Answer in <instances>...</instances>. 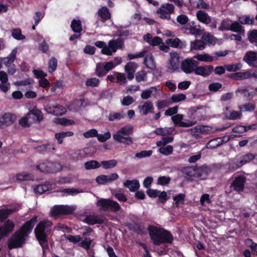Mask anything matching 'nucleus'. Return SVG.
<instances>
[{
  "instance_id": "f257e3e1",
  "label": "nucleus",
  "mask_w": 257,
  "mask_h": 257,
  "mask_svg": "<svg viewBox=\"0 0 257 257\" xmlns=\"http://www.w3.org/2000/svg\"><path fill=\"white\" fill-rule=\"evenodd\" d=\"M37 221V216H34L26 221L8 239V248L11 250L22 247Z\"/></svg>"
},
{
  "instance_id": "f03ea898",
  "label": "nucleus",
  "mask_w": 257,
  "mask_h": 257,
  "mask_svg": "<svg viewBox=\"0 0 257 257\" xmlns=\"http://www.w3.org/2000/svg\"><path fill=\"white\" fill-rule=\"evenodd\" d=\"M148 229L151 238L156 245H159L162 243H171L174 239L170 231L164 228L150 225L148 226Z\"/></svg>"
},
{
  "instance_id": "7ed1b4c3",
  "label": "nucleus",
  "mask_w": 257,
  "mask_h": 257,
  "mask_svg": "<svg viewBox=\"0 0 257 257\" xmlns=\"http://www.w3.org/2000/svg\"><path fill=\"white\" fill-rule=\"evenodd\" d=\"M52 225V222L44 220L38 223L34 230L35 237L42 247L43 252L45 250L49 249L48 235L45 231Z\"/></svg>"
},
{
  "instance_id": "20e7f679",
  "label": "nucleus",
  "mask_w": 257,
  "mask_h": 257,
  "mask_svg": "<svg viewBox=\"0 0 257 257\" xmlns=\"http://www.w3.org/2000/svg\"><path fill=\"white\" fill-rule=\"evenodd\" d=\"M96 205L100 211L104 212H116L120 209L119 204L110 199L101 198L97 201Z\"/></svg>"
},
{
  "instance_id": "39448f33",
  "label": "nucleus",
  "mask_w": 257,
  "mask_h": 257,
  "mask_svg": "<svg viewBox=\"0 0 257 257\" xmlns=\"http://www.w3.org/2000/svg\"><path fill=\"white\" fill-rule=\"evenodd\" d=\"M17 52V48H15L12 50L8 57L0 58L1 61L3 62V63L8 68V73L11 75H14L16 72L15 66L13 63L16 59Z\"/></svg>"
},
{
  "instance_id": "423d86ee",
  "label": "nucleus",
  "mask_w": 257,
  "mask_h": 257,
  "mask_svg": "<svg viewBox=\"0 0 257 257\" xmlns=\"http://www.w3.org/2000/svg\"><path fill=\"white\" fill-rule=\"evenodd\" d=\"M36 168L41 172L53 174L60 170V165L56 162L46 161L37 165Z\"/></svg>"
},
{
  "instance_id": "0eeeda50",
  "label": "nucleus",
  "mask_w": 257,
  "mask_h": 257,
  "mask_svg": "<svg viewBox=\"0 0 257 257\" xmlns=\"http://www.w3.org/2000/svg\"><path fill=\"white\" fill-rule=\"evenodd\" d=\"M74 210L67 205H55L51 210L52 216H58L61 215H69L73 212Z\"/></svg>"
},
{
  "instance_id": "6e6552de",
  "label": "nucleus",
  "mask_w": 257,
  "mask_h": 257,
  "mask_svg": "<svg viewBox=\"0 0 257 257\" xmlns=\"http://www.w3.org/2000/svg\"><path fill=\"white\" fill-rule=\"evenodd\" d=\"M198 61L194 59H186L182 61L181 69L186 74H190L194 72L195 69L198 65Z\"/></svg>"
},
{
  "instance_id": "1a4fd4ad",
  "label": "nucleus",
  "mask_w": 257,
  "mask_h": 257,
  "mask_svg": "<svg viewBox=\"0 0 257 257\" xmlns=\"http://www.w3.org/2000/svg\"><path fill=\"white\" fill-rule=\"evenodd\" d=\"M14 228L15 223L13 221L10 219L5 221L4 224L0 226V240L12 233L14 231Z\"/></svg>"
},
{
  "instance_id": "9d476101",
  "label": "nucleus",
  "mask_w": 257,
  "mask_h": 257,
  "mask_svg": "<svg viewBox=\"0 0 257 257\" xmlns=\"http://www.w3.org/2000/svg\"><path fill=\"white\" fill-rule=\"evenodd\" d=\"M183 117L184 115L182 114H177L172 116L171 119L175 126L187 127L192 126L196 123V121L194 120H189L188 122L182 121Z\"/></svg>"
},
{
  "instance_id": "9b49d317",
  "label": "nucleus",
  "mask_w": 257,
  "mask_h": 257,
  "mask_svg": "<svg viewBox=\"0 0 257 257\" xmlns=\"http://www.w3.org/2000/svg\"><path fill=\"white\" fill-rule=\"evenodd\" d=\"M246 177L242 175H238L235 177L230 186L236 192H241L244 190V185L246 182Z\"/></svg>"
},
{
  "instance_id": "f8f14e48",
  "label": "nucleus",
  "mask_w": 257,
  "mask_h": 257,
  "mask_svg": "<svg viewBox=\"0 0 257 257\" xmlns=\"http://www.w3.org/2000/svg\"><path fill=\"white\" fill-rule=\"evenodd\" d=\"M243 61L249 66L257 68V52L252 51L247 52L243 56Z\"/></svg>"
},
{
  "instance_id": "ddd939ff",
  "label": "nucleus",
  "mask_w": 257,
  "mask_h": 257,
  "mask_svg": "<svg viewBox=\"0 0 257 257\" xmlns=\"http://www.w3.org/2000/svg\"><path fill=\"white\" fill-rule=\"evenodd\" d=\"M133 126L130 125H125L119 130L116 134L113 135V138L116 141H120L122 137L129 136L133 133Z\"/></svg>"
},
{
  "instance_id": "4468645a",
  "label": "nucleus",
  "mask_w": 257,
  "mask_h": 257,
  "mask_svg": "<svg viewBox=\"0 0 257 257\" xmlns=\"http://www.w3.org/2000/svg\"><path fill=\"white\" fill-rule=\"evenodd\" d=\"M16 116L11 112H6L0 116V127L12 125L16 120Z\"/></svg>"
},
{
  "instance_id": "2eb2a0df",
  "label": "nucleus",
  "mask_w": 257,
  "mask_h": 257,
  "mask_svg": "<svg viewBox=\"0 0 257 257\" xmlns=\"http://www.w3.org/2000/svg\"><path fill=\"white\" fill-rule=\"evenodd\" d=\"M118 178V175L117 173H112L110 175H100L96 178L95 181L98 184L104 185L112 182Z\"/></svg>"
},
{
  "instance_id": "dca6fc26",
  "label": "nucleus",
  "mask_w": 257,
  "mask_h": 257,
  "mask_svg": "<svg viewBox=\"0 0 257 257\" xmlns=\"http://www.w3.org/2000/svg\"><path fill=\"white\" fill-rule=\"evenodd\" d=\"M213 71V67L212 65H206L205 66H197L194 70L196 75H200L203 77L209 76Z\"/></svg>"
},
{
  "instance_id": "f3484780",
  "label": "nucleus",
  "mask_w": 257,
  "mask_h": 257,
  "mask_svg": "<svg viewBox=\"0 0 257 257\" xmlns=\"http://www.w3.org/2000/svg\"><path fill=\"white\" fill-rule=\"evenodd\" d=\"M203 108V106L202 105L192 106L190 108L189 111L191 112V116L195 119V121L196 122L197 120L204 119V112L200 111Z\"/></svg>"
},
{
  "instance_id": "a211bd4d",
  "label": "nucleus",
  "mask_w": 257,
  "mask_h": 257,
  "mask_svg": "<svg viewBox=\"0 0 257 257\" xmlns=\"http://www.w3.org/2000/svg\"><path fill=\"white\" fill-rule=\"evenodd\" d=\"M201 168L197 166L187 167L183 169V173L189 177H200Z\"/></svg>"
},
{
  "instance_id": "6ab92c4d",
  "label": "nucleus",
  "mask_w": 257,
  "mask_h": 257,
  "mask_svg": "<svg viewBox=\"0 0 257 257\" xmlns=\"http://www.w3.org/2000/svg\"><path fill=\"white\" fill-rule=\"evenodd\" d=\"M180 56L177 53H173L171 54L170 69L173 70V71H177L179 69L180 63Z\"/></svg>"
},
{
  "instance_id": "aec40b11",
  "label": "nucleus",
  "mask_w": 257,
  "mask_h": 257,
  "mask_svg": "<svg viewBox=\"0 0 257 257\" xmlns=\"http://www.w3.org/2000/svg\"><path fill=\"white\" fill-rule=\"evenodd\" d=\"M137 68V64L133 62H128L125 66V72L127 73V78L132 80L134 77V74Z\"/></svg>"
},
{
  "instance_id": "412c9836",
  "label": "nucleus",
  "mask_w": 257,
  "mask_h": 257,
  "mask_svg": "<svg viewBox=\"0 0 257 257\" xmlns=\"http://www.w3.org/2000/svg\"><path fill=\"white\" fill-rule=\"evenodd\" d=\"M228 77L235 80H242L249 79V75L248 74V70L243 72H236L229 74L228 75Z\"/></svg>"
},
{
  "instance_id": "4be33fe9",
  "label": "nucleus",
  "mask_w": 257,
  "mask_h": 257,
  "mask_svg": "<svg viewBox=\"0 0 257 257\" xmlns=\"http://www.w3.org/2000/svg\"><path fill=\"white\" fill-rule=\"evenodd\" d=\"M196 17L198 20L201 23L209 25L211 21V17L204 11H199L196 13Z\"/></svg>"
},
{
  "instance_id": "5701e85b",
  "label": "nucleus",
  "mask_w": 257,
  "mask_h": 257,
  "mask_svg": "<svg viewBox=\"0 0 257 257\" xmlns=\"http://www.w3.org/2000/svg\"><path fill=\"white\" fill-rule=\"evenodd\" d=\"M85 222L89 225L102 224L104 222V219L97 215H88L85 218Z\"/></svg>"
},
{
  "instance_id": "b1692460",
  "label": "nucleus",
  "mask_w": 257,
  "mask_h": 257,
  "mask_svg": "<svg viewBox=\"0 0 257 257\" xmlns=\"http://www.w3.org/2000/svg\"><path fill=\"white\" fill-rule=\"evenodd\" d=\"M123 186L128 188L131 192H135L139 189L140 184L136 180H126L123 183Z\"/></svg>"
},
{
  "instance_id": "393cba45",
  "label": "nucleus",
  "mask_w": 257,
  "mask_h": 257,
  "mask_svg": "<svg viewBox=\"0 0 257 257\" xmlns=\"http://www.w3.org/2000/svg\"><path fill=\"white\" fill-rule=\"evenodd\" d=\"M255 155L252 153H248L240 157V160L237 163V168L241 167L244 164L250 162L251 161L253 160L255 158Z\"/></svg>"
},
{
  "instance_id": "a878e982",
  "label": "nucleus",
  "mask_w": 257,
  "mask_h": 257,
  "mask_svg": "<svg viewBox=\"0 0 257 257\" xmlns=\"http://www.w3.org/2000/svg\"><path fill=\"white\" fill-rule=\"evenodd\" d=\"M166 44L169 47L174 48H183L184 46L181 40L178 38L168 39L166 41Z\"/></svg>"
},
{
  "instance_id": "bb28decb",
  "label": "nucleus",
  "mask_w": 257,
  "mask_h": 257,
  "mask_svg": "<svg viewBox=\"0 0 257 257\" xmlns=\"http://www.w3.org/2000/svg\"><path fill=\"white\" fill-rule=\"evenodd\" d=\"M30 118H32L38 122L41 121L43 119V114L41 110L38 109H33L28 114Z\"/></svg>"
},
{
  "instance_id": "cd10ccee",
  "label": "nucleus",
  "mask_w": 257,
  "mask_h": 257,
  "mask_svg": "<svg viewBox=\"0 0 257 257\" xmlns=\"http://www.w3.org/2000/svg\"><path fill=\"white\" fill-rule=\"evenodd\" d=\"M162 41V38L156 36L152 38L150 34L148 33L146 35V42L153 46L159 45Z\"/></svg>"
},
{
  "instance_id": "c85d7f7f",
  "label": "nucleus",
  "mask_w": 257,
  "mask_h": 257,
  "mask_svg": "<svg viewBox=\"0 0 257 257\" xmlns=\"http://www.w3.org/2000/svg\"><path fill=\"white\" fill-rule=\"evenodd\" d=\"M126 227L130 230L134 231L138 234L144 233V231L141 228L140 224L134 221L127 223Z\"/></svg>"
},
{
  "instance_id": "c756f323",
  "label": "nucleus",
  "mask_w": 257,
  "mask_h": 257,
  "mask_svg": "<svg viewBox=\"0 0 257 257\" xmlns=\"http://www.w3.org/2000/svg\"><path fill=\"white\" fill-rule=\"evenodd\" d=\"M16 211V209H0V222H2L7 219L9 215Z\"/></svg>"
},
{
  "instance_id": "7c9ffc66",
  "label": "nucleus",
  "mask_w": 257,
  "mask_h": 257,
  "mask_svg": "<svg viewBox=\"0 0 257 257\" xmlns=\"http://www.w3.org/2000/svg\"><path fill=\"white\" fill-rule=\"evenodd\" d=\"M98 15L104 21L109 20L111 17L109 10L106 7H103L100 9L98 12Z\"/></svg>"
},
{
  "instance_id": "2f4dec72",
  "label": "nucleus",
  "mask_w": 257,
  "mask_h": 257,
  "mask_svg": "<svg viewBox=\"0 0 257 257\" xmlns=\"http://www.w3.org/2000/svg\"><path fill=\"white\" fill-rule=\"evenodd\" d=\"M71 28L74 33H80L82 31L81 21L73 19L71 22Z\"/></svg>"
},
{
  "instance_id": "473e14b6",
  "label": "nucleus",
  "mask_w": 257,
  "mask_h": 257,
  "mask_svg": "<svg viewBox=\"0 0 257 257\" xmlns=\"http://www.w3.org/2000/svg\"><path fill=\"white\" fill-rule=\"evenodd\" d=\"M107 73V71L104 68L103 66V63L99 62L96 65V68L95 70V74L98 77L100 78L104 76H105Z\"/></svg>"
},
{
  "instance_id": "72a5a7b5",
  "label": "nucleus",
  "mask_w": 257,
  "mask_h": 257,
  "mask_svg": "<svg viewBox=\"0 0 257 257\" xmlns=\"http://www.w3.org/2000/svg\"><path fill=\"white\" fill-rule=\"evenodd\" d=\"M50 188V184L49 183H45L36 186L34 188V191L36 194H42L49 190Z\"/></svg>"
},
{
  "instance_id": "f704fd0d",
  "label": "nucleus",
  "mask_w": 257,
  "mask_h": 257,
  "mask_svg": "<svg viewBox=\"0 0 257 257\" xmlns=\"http://www.w3.org/2000/svg\"><path fill=\"white\" fill-rule=\"evenodd\" d=\"M84 166L87 170L96 169L100 167V163L96 160H91L86 162L84 164Z\"/></svg>"
},
{
  "instance_id": "c9c22d12",
  "label": "nucleus",
  "mask_w": 257,
  "mask_h": 257,
  "mask_svg": "<svg viewBox=\"0 0 257 257\" xmlns=\"http://www.w3.org/2000/svg\"><path fill=\"white\" fill-rule=\"evenodd\" d=\"M230 31L238 33L240 34H244V28L237 22L234 21L231 24Z\"/></svg>"
},
{
  "instance_id": "e433bc0d",
  "label": "nucleus",
  "mask_w": 257,
  "mask_h": 257,
  "mask_svg": "<svg viewBox=\"0 0 257 257\" xmlns=\"http://www.w3.org/2000/svg\"><path fill=\"white\" fill-rule=\"evenodd\" d=\"M73 135L74 133L72 132H61L55 134V138L57 139L58 143L59 144H61L63 143V138H65L66 137L72 136Z\"/></svg>"
},
{
  "instance_id": "4c0bfd02",
  "label": "nucleus",
  "mask_w": 257,
  "mask_h": 257,
  "mask_svg": "<svg viewBox=\"0 0 257 257\" xmlns=\"http://www.w3.org/2000/svg\"><path fill=\"white\" fill-rule=\"evenodd\" d=\"M247 39L251 44L257 46V29L249 31L247 33Z\"/></svg>"
},
{
  "instance_id": "58836bf2",
  "label": "nucleus",
  "mask_w": 257,
  "mask_h": 257,
  "mask_svg": "<svg viewBox=\"0 0 257 257\" xmlns=\"http://www.w3.org/2000/svg\"><path fill=\"white\" fill-rule=\"evenodd\" d=\"M58 61L57 59L52 57L48 62V72L50 73H53L56 69L57 67Z\"/></svg>"
},
{
  "instance_id": "ea45409f",
  "label": "nucleus",
  "mask_w": 257,
  "mask_h": 257,
  "mask_svg": "<svg viewBox=\"0 0 257 257\" xmlns=\"http://www.w3.org/2000/svg\"><path fill=\"white\" fill-rule=\"evenodd\" d=\"M16 178L19 181H28L33 180L34 176L30 173L23 172L22 173L18 174L16 175Z\"/></svg>"
},
{
  "instance_id": "a19ab883",
  "label": "nucleus",
  "mask_w": 257,
  "mask_h": 257,
  "mask_svg": "<svg viewBox=\"0 0 257 257\" xmlns=\"http://www.w3.org/2000/svg\"><path fill=\"white\" fill-rule=\"evenodd\" d=\"M117 161L114 160H110L108 161H102L100 162V166L102 165L104 169L112 168L116 166Z\"/></svg>"
},
{
  "instance_id": "79ce46f5",
  "label": "nucleus",
  "mask_w": 257,
  "mask_h": 257,
  "mask_svg": "<svg viewBox=\"0 0 257 257\" xmlns=\"http://www.w3.org/2000/svg\"><path fill=\"white\" fill-rule=\"evenodd\" d=\"M194 58L199 61L211 62L213 61V57L208 54H197L194 56Z\"/></svg>"
},
{
  "instance_id": "37998d69",
  "label": "nucleus",
  "mask_w": 257,
  "mask_h": 257,
  "mask_svg": "<svg viewBox=\"0 0 257 257\" xmlns=\"http://www.w3.org/2000/svg\"><path fill=\"white\" fill-rule=\"evenodd\" d=\"M231 21L229 19H223L221 22L220 26L218 28L220 31H224L230 30L231 24L229 23Z\"/></svg>"
},
{
  "instance_id": "c03bdc74",
  "label": "nucleus",
  "mask_w": 257,
  "mask_h": 257,
  "mask_svg": "<svg viewBox=\"0 0 257 257\" xmlns=\"http://www.w3.org/2000/svg\"><path fill=\"white\" fill-rule=\"evenodd\" d=\"M146 68L151 70H154L156 68V63L152 56H149L146 55Z\"/></svg>"
},
{
  "instance_id": "a18cd8bd",
  "label": "nucleus",
  "mask_w": 257,
  "mask_h": 257,
  "mask_svg": "<svg viewBox=\"0 0 257 257\" xmlns=\"http://www.w3.org/2000/svg\"><path fill=\"white\" fill-rule=\"evenodd\" d=\"M239 21L243 25H253L254 19L253 17L250 18L249 16H244L239 17Z\"/></svg>"
},
{
  "instance_id": "49530a36",
  "label": "nucleus",
  "mask_w": 257,
  "mask_h": 257,
  "mask_svg": "<svg viewBox=\"0 0 257 257\" xmlns=\"http://www.w3.org/2000/svg\"><path fill=\"white\" fill-rule=\"evenodd\" d=\"M88 150V148L77 150L74 153L73 156L76 158V160H82L86 157Z\"/></svg>"
},
{
  "instance_id": "de8ad7c7",
  "label": "nucleus",
  "mask_w": 257,
  "mask_h": 257,
  "mask_svg": "<svg viewBox=\"0 0 257 257\" xmlns=\"http://www.w3.org/2000/svg\"><path fill=\"white\" fill-rule=\"evenodd\" d=\"M99 83V80L95 77L88 78L85 81V85L91 87H97Z\"/></svg>"
},
{
  "instance_id": "09e8293b",
  "label": "nucleus",
  "mask_w": 257,
  "mask_h": 257,
  "mask_svg": "<svg viewBox=\"0 0 257 257\" xmlns=\"http://www.w3.org/2000/svg\"><path fill=\"white\" fill-rule=\"evenodd\" d=\"M185 198V195L183 193H179L173 196V200L175 201V205L178 207L180 204H184Z\"/></svg>"
},
{
  "instance_id": "8fccbe9b",
  "label": "nucleus",
  "mask_w": 257,
  "mask_h": 257,
  "mask_svg": "<svg viewBox=\"0 0 257 257\" xmlns=\"http://www.w3.org/2000/svg\"><path fill=\"white\" fill-rule=\"evenodd\" d=\"M50 149V145L49 144L43 145L35 148L37 152L42 154H45L49 152Z\"/></svg>"
},
{
  "instance_id": "3c124183",
  "label": "nucleus",
  "mask_w": 257,
  "mask_h": 257,
  "mask_svg": "<svg viewBox=\"0 0 257 257\" xmlns=\"http://www.w3.org/2000/svg\"><path fill=\"white\" fill-rule=\"evenodd\" d=\"M173 150V147L171 146H162L159 149V152L165 156H168L172 153Z\"/></svg>"
},
{
  "instance_id": "603ef678",
  "label": "nucleus",
  "mask_w": 257,
  "mask_h": 257,
  "mask_svg": "<svg viewBox=\"0 0 257 257\" xmlns=\"http://www.w3.org/2000/svg\"><path fill=\"white\" fill-rule=\"evenodd\" d=\"M159 9H162L164 13L171 14L173 13L174 11V6L172 4L166 3L163 4Z\"/></svg>"
},
{
  "instance_id": "864d4df0",
  "label": "nucleus",
  "mask_w": 257,
  "mask_h": 257,
  "mask_svg": "<svg viewBox=\"0 0 257 257\" xmlns=\"http://www.w3.org/2000/svg\"><path fill=\"white\" fill-rule=\"evenodd\" d=\"M173 139L174 138L172 137L163 136L160 141L157 142L156 144L158 147L166 146L167 144L171 143L173 141Z\"/></svg>"
},
{
  "instance_id": "5fc2aeb1",
  "label": "nucleus",
  "mask_w": 257,
  "mask_h": 257,
  "mask_svg": "<svg viewBox=\"0 0 257 257\" xmlns=\"http://www.w3.org/2000/svg\"><path fill=\"white\" fill-rule=\"evenodd\" d=\"M115 78L117 79L116 82L120 85H124L126 82V77L124 74L120 72H114Z\"/></svg>"
},
{
  "instance_id": "6e6d98bb",
  "label": "nucleus",
  "mask_w": 257,
  "mask_h": 257,
  "mask_svg": "<svg viewBox=\"0 0 257 257\" xmlns=\"http://www.w3.org/2000/svg\"><path fill=\"white\" fill-rule=\"evenodd\" d=\"M226 70L229 72H236L240 70L242 67V64L240 63L237 64H230L225 65Z\"/></svg>"
},
{
  "instance_id": "4d7b16f0",
  "label": "nucleus",
  "mask_w": 257,
  "mask_h": 257,
  "mask_svg": "<svg viewBox=\"0 0 257 257\" xmlns=\"http://www.w3.org/2000/svg\"><path fill=\"white\" fill-rule=\"evenodd\" d=\"M12 36L16 40H21L25 39V36L22 34V31L20 29H15L12 31Z\"/></svg>"
},
{
  "instance_id": "13d9d810",
  "label": "nucleus",
  "mask_w": 257,
  "mask_h": 257,
  "mask_svg": "<svg viewBox=\"0 0 257 257\" xmlns=\"http://www.w3.org/2000/svg\"><path fill=\"white\" fill-rule=\"evenodd\" d=\"M98 141L101 143H104L111 137V134L109 132H107L104 134H98L97 136Z\"/></svg>"
},
{
  "instance_id": "bf43d9fd",
  "label": "nucleus",
  "mask_w": 257,
  "mask_h": 257,
  "mask_svg": "<svg viewBox=\"0 0 257 257\" xmlns=\"http://www.w3.org/2000/svg\"><path fill=\"white\" fill-rule=\"evenodd\" d=\"M191 48L195 50H203L204 48V43L200 40H195L191 43Z\"/></svg>"
},
{
  "instance_id": "052dcab7",
  "label": "nucleus",
  "mask_w": 257,
  "mask_h": 257,
  "mask_svg": "<svg viewBox=\"0 0 257 257\" xmlns=\"http://www.w3.org/2000/svg\"><path fill=\"white\" fill-rule=\"evenodd\" d=\"M186 98V95L182 93L173 94L171 98L173 102H178L185 100Z\"/></svg>"
},
{
  "instance_id": "680f3d73",
  "label": "nucleus",
  "mask_w": 257,
  "mask_h": 257,
  "mask_svg": "<svg viewBox=\"0 0 257 257\" xmlns=\"http://www.w3.org/2000/svg\"><path fill=\"white\" fill-rule=\"evenodd\" d=\"M92 242V240L90 238L86 237L82 240L80 243L81 246L85 250H88L90 249V245Z\"/></svg>"
},
{
  "instance_id": "e2e57ef3",
  "label": "nucleus",
  "mask_w": 257,
  "mask_h": 257,
  "mask_svg": "<svg viewBox=\"0 0 257 257\" xmlns=\"http://www.w3.org/2000/svg\"><path fill=\"white\" fill-rule=\"evenodd\" d=\"M222 87V85L219 82L210 83L208 86L209 90L211 92H216Z\"/></svg>"
},
{
  "instance_id": "0e129e2a",
  "label": "nucleus",
  "mask_w": 257,
  "mask_h": 257,
  "mask_svg": "<svg viewBox=\"0 0 257 257\" xmlns=\"http://www.w3.org/2000/svg\"><path fill=\"white\" fill-rule=\"evenodd\" d=\"M65 237L70 242H72L74 244L80 242L82 239V237L79 235H67L65 236Z\"/></svg>"
},
{
  "instance_id": "69168bd1",
  "label": "nucleus",
  "mask_w": 257,
  "mask_h": 257,
  "mask_svg": "<svg viewBox=\"0 0 257 257\" xmlns=\"http://www.w3.org/2000/svg\"><path fill=\"white\" fill-rule=\"evenodd\" d=\"M176 21L179 24L184 25L188 22L189 18L186 15L181 14L177 16Z\"/></svg>"
},
{
  "instance_id": "338daca9",
  "label": "nucleus",
  "mask_w": 257,
  "mask_h": 257,
  "mask_svg": "<svg viewBox=\"0 0 257 257\" xmlns=\"http://www.w3.org/2000/svg\"><path fill=\"white\" fill-rule=\"evenodd\" d=\"M123 117V116L120 112H111L108 116V120L110 121H114L115 119H120Z\"/></svg>"
},
{
  "instance_id": "774afa93",
  "label": "nucleus",
  "mask_w": 257,
  "mask_h": 257,
  "mask_svg": "<svg viewBox=\"0 0 257 257\" xmlns=\"http://www.w3.org/2000/svg\"><path fill=\"white\" fill-rule=\"evenodd\" d=\"M97 131L95 128H91L83 133V136L86 139L97 137Z\"/></svg>"
}]
</instances>
